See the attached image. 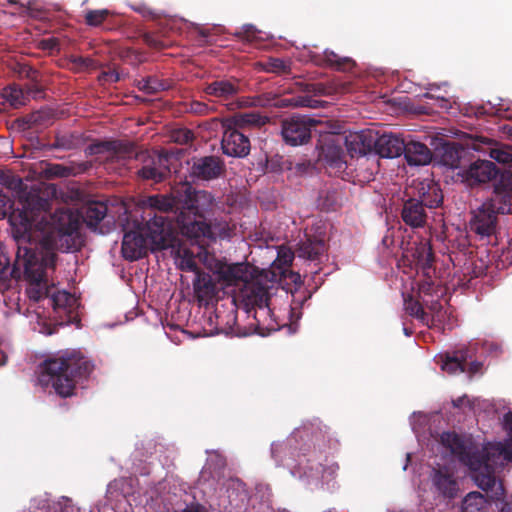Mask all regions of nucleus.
Returning a JSON list of instances; mask_svg holds the SVG:
<instances>
[{"label":"nucleus","instance_id":"f257e3e1","mask_svg":"<svg viewBox=\"0 0 512 512\" xmlns=\"http://www.w3.org/2000/svg\"><path fill=\"white\" fill-rule=\"evenodd\" d=\"M147 202L151 209L149 220L145 224L128 220L123 227L121 252L126 260L141 259L149 250L174 247L176 228L201 248L208 240L231 235L227 222L211 225L206 221L216 207L214 196L208 191L196 190L186 182L172 187L167 194L149 196Z\"/></svg>","mask_w":512,"mask_h":512},{"label":"nucleus","instance_id":"f03ea898","mask_svg":"<svg viewBox=\"0 0 512 512\" xmlns=\"http://www.w3.org/2000/svg\"><path fill=\"white\" fill-rule=\"evenodd\" d=\"M10 221L17 243L11 278L24 279L29 283L26 292L30 300L38 302L49 298L52 287L48 285L46 272L55 269L57 254L49 249L38 248L37 243L31 240V216L25 210L13 213Z\"/></svg>","mask_w":512,"mask_h":512},{"label":"nucleus","instance_id":"7ed1b4c3","mask_svg":"<svg viewBox=\"0 0 512 512\" xmlns=\"http://www.w3.org/2000/svg\"><path fill=\"white\" fill-rule=\"evenodd\" d=\"M87 156H102L110 162H124L135 158L141 163L136 174L142 181L158 184L171 175V156L166 152L137 151L133 142L122 140L97 141L85 149Z\"/></svg>","mask_w":512,"mask_h":512},{"label":"nucleus","instance_id":"20e7f679","mask_svg":"<svg viewBox=\"0 0 512 512\" xmlns=\"http://www.w3.org/2000/svg\"><path fill=\"white\" fill-rule=\"evenodd\" d=\"M440 441L451 454L474 473L473 477L479 488L494 493L497 498L503 494L502 485L495 476V469L500 466V463L488 454L485 446L479 449L455 432H443Z\"/></svg>","mask_w":512,"mask_h":512},{"label":"nucleus","instance_id":"39448f33","mask_svg":"<svg viewBox=\"0 0 512 512\" xmlns=\"http://www.w3.org/2000/svg\"><path fill=\"white\" fill-rule=\"evenodd\" d=\"M93 370V364L78 351H65L41 364L39 382L51 386L62 398L74 394L76 384L86 379Z\"/></svg>","mask_w":512,"mask_h":512},{"label":"nucleus","instance_id":"423d86ee","mask_svg":"<svg viewBox=\"0 0 512 512\" xmlns=\"http://www.w3.org/2000/svg\"><path fill=\"white\" fill-rule=\"evenodd\" d=\"M313 426L303 427L298 430L295 437L289 440L288 444H273L271 448L272 457L277 459L278 454L293 450L291 454L296 457V466L299 473L310 477L321 472L327 460L323 447H326V437L319 431L315 435V442L311 445Z\"/></svg>","mask_w":512,"mask_h":512},{"label":"nucleus","instance_id":"0eeeda50","mask_svg":"<svg viewBox=\"0 0 512 512\" xmlns=\"http://www.w3.org/2000/svg\"><path fill=\"white\" fill-rule=\"evenodd\" d=\"M268 122L266 116L259 112H243L227 119L224 124V133L221 148L225 155L242 158L250 152V140L245 134L250 127H260Z\"/></svg>","mask_w":512,"mask_h":512},{"label":"nucleus","instance_id":"6e6552de","mask_svg":"<svg viewBox=\"0 0 512 512\" xmlns=\"http://www.w3.org/2000/svg\"><path fill=\"white\" fill-rule=\"evenodd\" d=\"M270 294L268 289L260 284H252L245 287L241 292V301L248 313L254 310V319L256 321V327L261 335H264L262 330H276L275 325L269 324L266 327H262L260 317L272 316V310L269 306Z\"/></svg>","mask_w":512,"mask_h":512},{"label":"nucleus","instance_id":"1a4fd4ad","mask_svg":"<svg viewBox=\"0 0 512 512\" xmlns=\"http://www.w3.org/2000/svg\"><path fill=\"white\" fill-rule=\"evenodd\" d=\"M498 210L492 198L486 200L477 209L471 212L469 220L470 232L481 240L494 236L498 230Z\"/></svg>","mask_w":512,"mask_h":512},{"label":"nucleus","instance_id":"9d476101","mask_svg":"<svg viewBox=\"0 0 512 512\" xmlns=\"http://www.w3.org/2000/svg\"><path fill=\"white\" fill-rule=\"evenodd\" d=\"M51 234L56 245L66 244V249L74 246V234L79 228L78 217L70 209H59L50 214Z\"/></svg>","mask_w":512,"mask_h":512},{"label":"nucleus","instance_id":"9b49d317","mask_svg":"<svg viewBox=\"0 0 512 512\" xmlns=\"http://www.w3.org/2000/svg\"><path fill=\"white\" fill-rule=\"evenodd\" d=\"M50 201L46 198L40 197L39 195L31 194L29 195L25 201L22 203V208L13 209L12 202L8 196L3 193H0V219H4L6 216H11L16 211H26L28 215L31 216V231L38 221L40 215L42 213L46 214L50 209ZM9 222H11L9 220ZM12 224V223H10ZM13 226V225H11ZM12 233L14 234V227H12Z\"/></svg>","mask_w":512,"mask_h":512},{"label":"nucleus","instance_id":"f8f14e48","mask_svg":"<svg viewBox=\"0 0 512 512\" xmlns=\"http://www.w3.org/2000/svg\"><path fill=\"white\" fill-rule=\"evenodd\" d=\"M499 169L494 162L478 159L458 172L461 181L470 188L480 187L496 179Z\"/></svg>","mask_w":512,"mask_h":512},{"label":"nucleus","instance_id":"ddd939ff","mask_svg":"<svg viewBox=\"0 0 512 512\" xmlns=\"http://www.w3.org/2000/svg\"><path fill=\"white\" fill-rule=\"evenodd\" d=\"M315 121L303 116H292L282 122V136L291 146L306 144L311 138V128Z\"/></svg>","mask_w":512,"mask_h":512},{"label":"nucleus","instance_id":"4468645a","mask_svg":"<svg viewBox=\"0 0 512 512\" xmlns=\"http://www.w3.org/2000/svg\"><path fill=\"white\" fill-rule=\"evenodd\" d=\"M225 172V163L215 155L194 157L190 168L193 179L211 181L219 178Z\"/></svg>","mask_w":512,"mask_h":512},{"label":"nucleus","instance_id":"2eb2a0df","mask_svg":"<svg viewBox=\"0 0 512 512\" xmlns=\"http://www.w3.org/2000/svg\"><path fill=\"white\" fill-rule=\"evenodd\" d=\"M330 174L341 176L347 169L346 154L334 140L326 141L321 146L320 154Z\"/></svg>","mask_w":512,"mask_h":512},{"label":"nucleus","instance_id":"dca6fc26","mask_svg":"<svg viewBox=\"0 0 512 512\" xmlns=\"http://www.w3.org/2000/svg\"><path fill=\"white\" fill-rule=\"evenodd\" d=\"M203 92L220 101H229L240 93V80L236 77L217 78L207 83Z\"/></svg>","mask_w":512,"mask_h":512},{"label":"nucleus","instance_id":"f3484780","mask_svg":"<svg viewBox=\"0 0 512 512\" xmlns=\"http://www.w3.org/2000/svg\"><path fill=\"white\" fill-rule=\"evenodd\" d=\"M432 483L438 493L445 498L453 499L456 497L459 487L454 474L446 467L433 469Z\"/></svg>","mask_w":512,"mask_h":512},{"label":"nucleus","instance_id":"a211bd4d","mask_svg":"<svg viewBox=\"0 0 512 512\" xmlns=\"http://www.w3.org/2000/svg\"><path fill=\"white\" fill-rule=\"evenodd\" d=\"M374 150L382 158H395L405 150V141L394 134H382L374 140Z\"/></svg>","mask_w":512,"mask_h":512},{"label":"nucleus","instance_id":"6ab92c4d","mask_svg":"<svg viewBox=\"0 0 512 512\" xmlns=\"http://www.w3.org/2000/svg\"><path fill=\"white\" fill-rule=\"evenodd\" d=\"M403 222L411 228H422L427 221V213L423 203L415 198L406 200L401 210Z\"/></svg>","mask_w":512,"mask_h":512},{"label":"nucleus","instance_id":"aec40b11","mask_svg":"<svg viewBox=\"0 0 512 512\" xmlns=\"http://www.w3.org/2000/svg\"><path fill=\"white\" fill-rule=\"evenodd\" d=\"M215 268V273L218 275L219 280L226 285H237L248 278V267L243 263L227 264L218 262Z\"/></svg>","mask_w":512,"mask_h":512},{"label":"nucleus","instance_id":"412c9836","mask_svg":"<svg viewBox=\"0 0 512 512\" xmlns=\"http://www.w3.org/2000/svg\"><path fill=\"white\" fill-rule=\"evenodd\" d=\"M194 293L199 303L208 304L217 295V285L211 275L205 272H198L193 282Z\"/></svg>","mask_w":512,"mask_h":512},{"label":"nucleus","instance_id":"4be33fe9","mask_svg":"<svg viewBox=\"0 0 512 512\" xmlns=\"http://www.w3.org/2000/svg\"><path fill=\"white\" fill-rule=\"evenodd\" d=\"M402 154H404L409 165H426L432 160L431 150L418 141L405 143V150Z\"/></svg>","mask_w":512,"mask_h":512},{"label":"nucleus","instance_id":"5701e85b","mask_svg":"<svg viewBox=\"0 0 512 512\" xmlns=\"http://www.w3.org/2000/svg\"><path fill=\"white\" fill-rule=\"evenodd\" d=\"M327 251L326 243L322 239L306 238L298 244L297 254L300 258L320 261Z\"/></svg>","mask_w":512,"mask_h":512},{"label":"nucleus","instance_id":"b1692460","mask_svg":"<svg viewBox=\"0 0 512 512\" xmlns=\"http://www.w3.org/2000/svg\"><path fill=\"white\" fill-rule=\"evenodd\" d=\"M312 60L316 65L328 66L338 71H350L355 62L349 57H339L335 52L325 50L322 55H313Z\"/></svg>","mask_w":512,"mask_h":512},{"label":"nucleus","instance_id":"393cba45","mask_svg":"<svg viewBox=\"0 0 512 512\" xmlns=\"http://www.w3.org/2000/svg\"><path fill=\"white\" fill-rule=\"evenodd\" d=\"M176 239L175 246L170 248L174 253L175 263L178 265L179 269L187 272H195L196 274L201 272L195 260L194 253L180 244L177 231Z\"/></svg>","mask_w":512,"mask_h":512},{"label":"nucleus","instance_id":"a878e982","mask_svg":"<svg viewBox=\"0 0 512 512\" xmlns=\"http://www.w3.org/2000/svg\"><path fill=\"white\" fill-rule=\"evenodd\" d=\"M471 358L468 349H459L452 354L446 353L441 368L449 374L466 372V361Z\"/></svg>","mask_w":512,"mask_h":512},{"label":"nucleus","instance_id":"bb28decb","mask_svg":"<svg viewBox=\"0 0 512 512\" xmlns=\"http://www.w3.org/2000/svg\"><path fill=\"white\" fill-rule=\"evenodd\" d=\"M461 512H489L490 502L480 492H469L461 501Z\"/></svg>","mask_w":512,"mask_h":512},{"label":"nucleus","instance_id":"cd10ccee","mask_svg":"<svg viewBox=\"0 0 512 512\" xmlns=\"http://www.w3.org/2000/svg\"><path fill=\"white\" fill-rule=\"evenodd\" d=\"M1 96L9 105L18 109L29 102V92H25L18 84H10L3 88Z\"/></svg>","mask_w":512,"mask_h":512},{"label":"nucleus","instance_id":"c85d7f7f","mask_svg":"<svg viewBox=\"0 0 512 512\" xmlns=\"http://www.w3.org/2000/svg\"><path fill=\"white\" fill-rule=\"evenodd\" d=\"M501 214H512V187L497 184L491 197Z\"/></svg>","mask_w":512,"mask_h":512},{"label":"nucleus","instance_id":"c756f323","mask_svg":"<svg viewBox=\"0 0 512 512\" xmlns=\"http://www.w3.org/2000/svg\"><path fill=\"white\" fill-rule=\"evenodd\" d=\"M107 213V206L102 202H90L83 208L82 217L90 228L97 227Z\"/></svg>","mask_w":512,"mask_h":512},{"label":"nucleus","instance_id":"7c9ffc66","mask_svg":"<svg viewBox=\"0 0 512 512\" xmlns=\"http://www.w3.org/2000/svg\"><path fill=\"white\" fill-rule=\"evenodd\" d=\"M485 447L488 449V454L499 461L500 466H503L505 462H512V437L503 443H489Z\"/></svg>","mask_w":512,"mask_h":512},{"label":"nucleus","instance_id":"2f4dec72","mask_svg":"<svg viewBox=\"0 0 512 512\" xmlns=\"http://www.w3.org/2000/svg\"><path fill=\"white\" fill-rule=\"evenodd\" d=\"M81 144V136L77 133L56 134L52 148L62 150L76 149Z\"/></svg>","mask_w":512,"mask_h":512},{"label":"nucleus","instance_id":"473e14b6","mask_svg":"<svg viewBox=\"0 0 512 512\" xmlns=\"http://www.w3.org/2000/svg\"><path fill=\"white\" fill-rule=\"evenodd\" d=\"M262 69L268 73H275L278 75L291 74L290 61L270 57L267 61L261 63Z\"/></svg>","mask_w":512,"mask_h":512},{"label":"nucleus","instance_id":"72a5a7b5","mask_svg":"<svg viewBox=\"0 0 512 512\" xmlns=\"http://www.w3.org/2000/svg\"><path fill=\"white\" fill-rule=\"evenodd\" d=\"M404 305L409 315L419 319L424 324H429V315L424 311L423 305L418 300L410 296L404 299Z\"/></svg>","mask_w":512,"mask_h":512},{"label":"nucleus","instance_id":"f704fd0d","mask_svg":"<svg viewBox=\"0 0 512 512\" xmlns=\"http://www.w3.org/2000/svg\"><path fill=\"white\" fill-rule=\"evenodd\" d=\"M420 201L423 203L424 207H439L443 202V194L441 189L436 185L429 186L428 191L422 193Z\"/></svg>","mask_w":512,"mask_h":512},{"label":"nucleus","instance_id":"c9c22d12","mask_svg":"<svg viewBox=\"0 0 512 512\" xmlns=\"http://www.w3.org/2000/svg\"><path fill=\"white\" fill-rule=\"evenodd\" d=\"M110 15H112V12L108 9L88 10L84 19L88 26L99 27Z\"/></svg>","mask_w":512,"mask_h":512},{"label":"nucleus","instance_id":"e433bc0d","mask_svg":"<svg viewBox=\"0 0 512 512\" xmlns=\"http://www.w3.org/2000/svg\"><path fill=\"white\" fill-rule=\"evenodd\" d=\"M50 300L54 309L71 307L76 301L75 298L66 291L51 293Z\"/></svg>","mask_w":512,"mask_h":512},{"label":"nucleus","instance_id":"4c0bfd02","mask_svg":"<svg viewBox=\"0 0 512 512\" xmlns=\"http://www.w3.org/2000/svg\"><path fill=\"white\" fill-rule=\"evenodd\" d=\"M69 62L71 63V70L75 72H82L89 69L96 68V62L90 57L70 56Z\"/></svg>","mask_w":512,"mask_h":512},{"label":"nucleus","instance_id":"58836bf2","mask_svg":"<svg viewBox=\"0 0 512 512\" xmlns=\"http://www.w3.org/2000/svg\"><path fill=\"white\" fill-rule=\"evenodd\" d=\"M296 85L301 92L307 94H313L315 96H324L329 94L328 87L323 83L297 82Z\"/></svg>","mask_w":512,"mask_h":512},{"label":"nucleus","instance_id":"ea45409f","mask_svg":"<svg viewBox=\"0 0 512 512\" xmlns=\"http://www.w3.org/2000/svg\"><path fill=\"white\" fill-rule=\"evenodd\" d=\"M171 139L177 144H188L194 139V134L188 128H177L171 132Z\"/></svg>","mask_w":512,"mask_h":512},{"label":"nucleus","instance_id":"a19ab883","mask_svg":"<svg viewBox=\"0 0 512 512\" xmlns=\"http://www.w3.org/2000/svg\"><path fill=\"white\" fill-rule=\"evenodd\" d=\"M150 86V95L157 94L161 91L168 90L171 87V81L168 79H160L157 76H148Z\"/></svg>","mask_w":512,"mask_h":512},{"label":"nucleus","instance_id":"79ce46f5","mask_svg":"<svg viewBox=\"0 0 512 512\" xmlns=\"http://www.w3.org/2000/svg\"><path fill=\"white\" fill-rule=\"evenodd\" d=\"M490 156L498 163L512 164V151L508 148H494L490 151Z\"/></svg>","mask_w":512,"mask_h":512},{"label":"nucleus","instance_id":"37998d69","mask_svg":"<svg viewBox=\"0 0 512 512\" xmlns=\"http://www.w3.org/2000/svg\"><path fill=\"white\" fill-rule=\"evenodd\" d=\"M142 39L144 43L152 49L162 50L168 46V43L155 33L146 32L143 34Z\"/></svg>","mask_w":512,"mask_h":512},{"label":"nucleus","instance_id":"c03bdc74","mask_svg":"<svg viewBox=\"0 0 512 512\" xmlns=\"http://www.w3.org/2000/svg\"><path fill=\"white\" fill-rule=\"evenodd\" d=\"M18 73H19L20 77L26 78V79L30 80L31 82L40 83V80H41L40 72L28 64L19 65Z\"/></svg>","mask_w":512,"mask_h":512},{"label":"nucleus","instance_id":"a18cd8bd","mask_svg":"<svg viewBox=\"0 0 512 512\" xmlns=\"http://www.w3.org/2000/svg\"><path fill=\"white\" fill-rule=\"evenodd\" d=\"M294 259V253L287 248L281 247L278 251L276 262L280 267H289Z\"/></svg>","mask_w":512,"mask_h":512},{"label":"nucleus","instance_id":"49530a36","mask_svg":"<svg viewBox=\"0 0 512 512\" xmlns=\"http://www.w3.org/2000/svg\"><path fill=\"white\" fill-rule=\"evenodd\" d=\"M38 46L43 51H47L50 53H52L54 51L59 52L60 51V40L56 37L44 38L39 41Z\"/></svg>","mask_w":512,"mask_h":512},{"label":"nucleus","instance_id":"de8ad7c7","mask_svg":"<svg viewBox=\"0 0 512 512\" xmlns=\"http://www.w3.org/2000/svg\"><path fill=\"white\" fill-rule=\"evenodd\" d=\"M284 101L287 102L286 105L294 107H315L314 103L316 102L309 96H296Z\"/></svg>","mask_w":512,"mask_h":512},{"label":"nucleus","instance_id":"09e8293b","mask_svg":"<svg viewBox=\"0 0 512 512\" xmlns=\"http://www.w3.org/2000/svg\"><path fill=\"white\" fill-rule=\"evenodd\" d=\"M257 32L258 30L255 26L251 24H246L242 27V30L239 33H237V35L247 41L252 42L256 39Z\"/></svg>","mask_w":512,"mask_h":512},{"label":"nucleus","instance_id":"8fccbe9b","mask_svg":"<svg viewBox=\"0 0 512 512\" xmlns=\"http://www.w3.org/2000/svg\"><path fill=\"white\" fill-rule=\"evenodd\" d=\"M19 183H21V180L19 178H16L14 175L10 173L0 171V184L8 188H13Z\"/></svg>","mask_w":512,"mask_h":512},{"label":"nucleus","instance_id":"3c124183","mask_svg":"<svg viewBox=\"0 0 512 512\" xmlns=\"http://www.w3.org/2000/svg\"><path fill=\"white\" fill-rule=\"evenodd\" d=\"M189 111L198 115H206L209 113L210 107L204 102L192 101L189 105Z\"/></svg>","mask_w":512,"mask_h":512},{"label":"nucleus","instance_id":"603ef678","mask_svg":"<svg viewBox=\"0 0 512 512\" xmlns=\"http://www.w3.org/2000/svg\"><path fill=\"white\" fill-rule=\"evenodd\" d=\"M49 172L55 177H68L71 174V169L61 164H54L49 169Z\"/></svg>","mask_w":512,"mask_h":512},{"label":"nucleus","instance_id":"864d4df0","mask_svg":"<svg viewBox=\"0 0 512 512\" xmlns=\"http://www.w3.org/2000/svg\"><path fill=\"white\" fill-rule=\"evenodd\" d=\"M25 92H29V99L40 97L43 93L42 87L39 83L31 82V84L27 85L24 88Z\"/></svg>","mask_w":512,"mask_h":512},{"label":"nucleus","instance_id":"5fc2aeb1","mask_svg":"<svg viewBox=\"0 0 512 512\" xmlns=\"http://www.w3.org/2000/svg\"><path fill=\"white\" fill-rule=\"evenodd\" d=\"M9 265V257L2 250H0V275H3L8 271Z\"/></svg>","mask_w":512,"mask_h":512},{"label":"nucleus","instance_id":"6e6d98bb","mask_svg":"<svg viewBox=\"0 0 512 512\" xmlns=\"http://www.w3.org/2000/svg\"><path fill=\"white\" fill-rule=\"evenodd\" d=\"M134 11L142 14L144 17H150L152 19L157 17V14L145 5H139L133 8Z\"/></svg>","mask_w":512,"mask_h":512},{"label":"nucleus","instance_id":"4d7b16f0","mask_svg":"<svg viewBox=\"0 0 512 512\" xmlns=\"http://www.w3.org/2000/svg\"><path fill=\"white\" fill-rule=\"evenodd\" d=\"M136 87L140 91L150 95V86H149V83H148V76L136 80Z\"/></svg>","mask_w":512,"mask_h":512},{"label":"nucleus","instance_id":"13d9d810","mask_svg":"<svg viewBox=\"0 0 512 512\" xmlns=\"http://www.w3.org/2000/svg\"><path fill=\"white\" fill-rule=\"evenodd\" d=\"M482 368V363L479 361H471L468 365L466 364V371L470 375L478 373Z\"/></svg>","mask_w":512,"mask_h":512},{"label":"nucleus","instance_id":"bf43d9fd","mask_svg":"<svg viewBox=\"0 0 512 512\" xmlns=\"http://www.w3.org/2000/svg\"><path fill=\"white\" fill-rule=\"evenodd\" d=\"M504 429L512 436V411L507 412L503 418Z\"/></svg>","mask_w":512,"mask_h":512},{"label":"nucleus","instance_id":"052dcab7","mask_svg":"<svg viewBox=\"0 0 512 512\" xmlns=\"http://www.w3.org/2000/svg\"><path fill=\"white\" fill-rule=\"evenodd\" d=\"M500 512H512V496L503 501Z\"/></svg>","mask_w":512,"mask_h":512},{"label":"nucleus","instance_id":"680f3d73","mask_svg":"<svg viewBox=\"0 0 512 512\" xmlns=\"http://www.w3.org/2000/svg\"><path fill=\"white\" fill-rule=\"evenodd\" d=\"M228 321H227V324H229V332H233V325L236 323V314H235V311H231V313L228 315ZM226 333H228V331H226Z\"/></svg>","mask_w":512,"mask_h":512},{"label":"nucleus","instance_id":"e2e57ef3","mask_svg":"<svg viewBox=\"0 0 512 512\" xmlns=\"http://www.w3.org/2000/svg\"><path fill=\"white\" fill-rule=\"evenodd\" d=\"M44 111H37L31 115V121L34 123H41L43 119Z\"/></svg>","mask_w":512,"mask_h":512},{"label":"nucleus","instance_id":"0e129e2a","mask_svg":"<svg viewBox=\"0 0 512 512\" xmlns=\"http://www.w3.org/2000/svg\"><path fill=\"white\" fill-rule=\"evenodd\" d=\"M430 290H432V285L430 283L426 282L420 285V293L429 294Z\"/></svg>","mask_w":512,"mask_h":512},{"label":"nucleus","instance_id":"69168bd1","mask_svg":"<svg viewBox=\"0 0 512 512\" xmlns=\"http://www.w3.org/2000/svg\"><path fill=\"white\" fill-rule=\"evenodd\" d=\"M431 311L433 312H439L442 308L441 304L439 303V301H435L431 304V306L429 307Z\"/></svg>","mask_w":512,"mask_h":512},{"label":"nucleus","instance_id":"338daca9","mask_svg":"<svg viewBox=\"0 0 512 512\" xmlns=\"http://www.w3.org/2000/svg\"><path fill=\"white\" fill-rule=\"evenodd\" d=\"M291 280L295 284H301L302 283L301 276H300L299 273H292L291 274Z\"/></svg>","mask_w":512,"mask_h":512},{"label":"nucleus","instance_id":"774afa93","mask_svg":"<svg viewBox=\"0 0 512 512\" xmlns=\"http://www.w3.org/2000/svg\"><path fill=\"white\" fill-rule=\"evenodd\" d=\"M486 113L484 107L480 106V107H477L476 111H475V116L479 117V116H482Z\"/></svg>","mask_w":512,"mask_h":512}]
</instances>
